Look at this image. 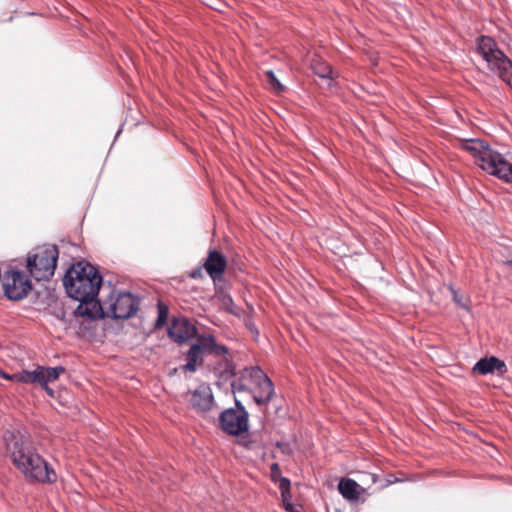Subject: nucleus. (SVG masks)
<instances>
[{"label":"nucleus","mask_w":512,"mask_h":512,"mask_svg":"<svg viewBox=\"0 0 512 512\" xmlns=\"http://www.w3.org/2000/svg\"><path fill=\"white\" fill-rule=\"evenodd\" d=\"M7 455L15 467L31 482L53 483L57 475L53 468L35 450L30 441L20 434L4 435Z\"/></svg>","instance_id":"nucleus-1"},{"label":"nucleus","mask_w":512,"mask_h":512,"mask_svg":"<svg viewBox=\"0 0 512 512\" xmlns=\"http://www.w3.org/2000/svg\"><path fill=\"white\" fill-rule=\"evenodd\" d=\"M102 276L90 263L77 262L66 272L63 284L69 297L78 301L97 297Z\"/></svg>","instance_id":"nucleus-2"},{"label":"nucleus","mask_w":512,"mask_h":512,"mask_svg":"<svg viewBox=\"0 0 512 512\" xmlns=\"http://www.w3.org/2000/svg\"><path fill=\"white\" fill-rule=\"evenodd\" d=\"M461 147L475 157L482 170L512 183V164L502 154L479 139H467L461 143Z\"/></svg>","instance_id":"nucleus-3"},{"label":"nucleus","mask_w":512,"mask_h":512,"mask_svg":"<svg viewBox=\"0 0 512 512\" xmlns=\"http://www.w3.org/2000/svg\"><path fill=\"white\" fill-rule=\"evenodd\" d=\"M477 51L488 68L512 88V61L499 49L496 41L490 36L479 37Z\"/></svg>","instance_id":"nucleus-4"},{"label":"nucleus","mask_w":512,"mask_h":512,"mask_svg":"<svg viewBox=\"0 0 512 512\" xmlns=\"http://www.w3.org/2000/svg\"><path fill=\"white\" fill-rule=\"evenodd\" d=\"M58 257L56 245H42L28 253L26 267L36 281L48 280L55 273Z\"/></svg>","instance_id":"nucleus-5"},{"label":"nucleus","mask_w":512,"mask_h":512,"mask_svg":"<svg viewBox=\"0 0 512 512\" xmlns=\"http://www.w3.org/2000/svg\"><path fill=\"white\" fill-rule=\"evenodd\" d=\"M219 426L232 436H239L248 431L249 414L239 400L235 399L234 408L225 409L220 413Z\"/></svg>","instance_id":"nucleus-6"},{"label":"nucleus","mask_w":512,"mask_h":512,"mask_svg":"<svg viewBox=\"0 0 512 512\" xmlns=\"http://www.w3.org/2000/svg\"><path fill=\"white\" fill-rule=\"evenodd\" d=\"M105 305L107 317L128 319L138 311L139 299L129 292H113Z\"/></svg>","instance_id":"nucleus-7"},{"label":"nucleus","mask_w":512,"mask_h":512,"mask_svg":"<svg viewBox=\"0 0 512 512\" xmlns=\"http://www.w3.org/2000/svg\"><path fill=\"white\" fill-rule=\"evenodd\" d=\"M2 285L5 295L11 300H20L31 290V282L27 276L17 270L6 271Z\"/></svg>","instance_id":"nucleus-8"},{"label":"nucleus","mask_w":512,"mask_h":512,"mask_svg":"<svg viewBox=\"0 0 512 512\" xmlns=\"http://www.w3.org/2000/svg\"><path fill=\"white\" fill-rule=\"evenodd\" d=\"M256 378L250 393L257 405L268 404L274 396V385L270 378L263 371H254L252 376Z\"/></svg>","instance_id":"nucleus-9"},{"label":"nucleus","mask_w":512,"mask_h":512,"mask_svg":"<svg viewBox=\"0 0 512 512\" xmlns=\"http://www.w3.org/2000/svg\"><path fill=\"white\" fill-rule=\"evenodd\" d=\"M78 301L79 305L74 312L76 321H79L80 318L88 321H94L107 316L106 306L102 307L101 303L97 300V297H90L88 299H81Z\"/></svg>","instance_id":"nucleus-10"},{"label":"nucleus","mask_w":512,"mask_h":512,"mask_svg":"<svg viewBox=\"0 0 512 512\" xmlns=\"http://www.w3.org/2000/svg\"><path fill=\"white\" fill-rule=\"evenodd\" d=\"M189 402L200 413L211 411L215 402L210 386L205 383L200 384L195 390L191 391Z\"/></svg>","instance_id":"nucleus-11"},{"label":"nucleus","mask_w":512,"mask_h":512,"mask_svg":"<svg viewBox=\"0 0 512 512\" xmlns=\"http://www.w3.org/2000/svg\"><path fill=\"white\" fill-rule=\"evenodd\" d=\"M196 332V327L185 318L174 319L168 327V336L179 344L193 338Z\"/></svg>","instance_id":"nucleus-12"},{"label":"nucleus","mask_w":512,"mask_h":512,"mask_svg":"<svg viewBox=\"0 0 512 512\" xmlns=\"http://www.w3.org/2000/svg\"><path fill=\"white\" fill-rule=\"evenodd\" d=\"M65 369L62 366L57 367H45V366H37L32 373L39 374V380H35L34 383L39 384L48 395L51 397L54 396V391L52 388L48 386L49 382L56 381L59 376L64 373Z\"/></svg>","instance_id":"nucleus-13"},{"label":"nucleus","mask_w":512,"mask_h":512,"mask_svg":"<svg viewBox=\"0 0 512 512\" xmlns=\"http://www.w3.org/2000/svg\"><path fill=\"white\" fill-rule=\"evenodd\" d=\"M473 371L481 374H493L503 375L507 372V366L503 360L495 356L485 357L480 359L473 367Z\"/></svg>","instance_id":"nucleus-14"},{"label":"nucleus","mask_w":512,"mask_h":512,"mask_svg":"<svg viewBox=\"0 0 512 512\" xmlns=\"http://www.w3.org/2000/svg\"><path fill=\"white\" fill-rule=\"evenodd\" d=\"M204 268L213 280L220 279L226 269V260L220 252L211 250L204 263Z\"/></svg>","instance_id":"nucleus-15"},{"label":"nucleus","mask_w":512,"mask_h":512,"mask_svg":"<svg viewBox=\"0 0 512 512\" xmlns=\"http://www.w3.org/2000/svg\"><path fill=\"white\" fill-rule=\"evenodd\" d=\"M254 371H262L259 367H246L239 372L237 377L231 382L232 391L241 392V391H251L253 385L257 381L256 378L252 377L254 375Z\"/></svg>","instance_id":"nucleus-16"},{"label":"nucleus","mask_w":512,"mask_h":512,"mask_svg":"<svg viewBox=\"0 0 512 512\" xmlns=\"http://www.w3.org/2000/svg\"><path fill=\"white\" fill-rule=\"evenodd\" d=\"M338 491L344 499L350 502H356L365 489L353 479L342 478L338 483Z\"/></svg>","instance_id":"nucleus-17"},{"label":"nucleus","mask_w":512,"mask_h":512,"mask_svg":"<svg viewBox=\"0 0 512 512\" xmlns=\"http://www.w3.org/2000/svg\"><path fill=\"white\" fill-rule=\"evenodd\" d=\"M195 345L199 346V349L204 354L213 353L215 355L221 356L225 355L228 352L226 346L217 344L214 336L212 335H200L197 337Z\"/></svg>","instance_id":"nucleus-18"},{"label":"nucleus","mask_w":512,"mask_h":512,"mask_svg":"<svg viewBox=\"0 0 512 512\" xmlns=\"http://www.w3.org/2000/svg\"><path fill=\"white\" fill-rule=\"evenodd\" d=\"M215 299L219 303L221 309H224L234 316L240 317L241 309L234 303L230 294L220 291L216 293Z\"/></svg>","instance_id":"nucleus-19"},{"label":"nucleus","mask_w":512,"mask_h":512,"mask_svg":"<svg viewBox=\"0 0 512 512\" xmlns=\"http://www.w3.org/2000/svg\"><path fill=\"white\" fill-rule=\"evenodd\" d=\"M0 377L18 383L34 384L35 380H39V374L32 373V371L22 370L21 372L8 374L0 370Z\"/></svg>","instance_id":"nucleus-20"},{"label":"nucleus","mask_w":512,"mask_h":512,"mask_svg":"<svg viewBox=\"0 0 512 512\" xmlns=\"http://www.w3.org/2000/svg\"><path fill=\"white\" fill-rule=\"evenodd\" d=\"M204 353L200 351L199 346L192 344L187 353V363L184 365V370L194 372L198 362H202V355Z\"/></svg>","instance_id":"nucleus-21"},{"label":"nucleus","mask_w":512,"mask_h":512,"mask_svg":"<svg viewBox=\"0 0 512 512\" xmlns=\"http://www.w3.org/2000/svg\"><path fill=\"white\" fill-rule=\"evenodd\" d=\"M313 72L323 79H331L332 69L330 65L321 58H315L311 62Z\"/></svg>","instance_id":"nucleus-22"},{"label":"nucleus","mask_w":512,"mask_h":512,"mask_svg":"<svg viewBox=\"0 0 512 512\" xmlns=\"http://www.w3.org/2000/svg\"><path fill=\"white\" fill-rule=\"evenodd\" d=\"M167 319H168V307L165 304L159 302L158 303V316H157V319L155 322V327L156 328L162 327L167 322Z\"/></svg>","instance_id":"nucleus-23"},{"label":"nucleus","mask_w":512,"mask_h":512,"mask_svg":"<svg viewBox=\"0 0 512 512\" xmlns=\"http://www.w3.org/2000/svg\"><path fill=\"white\" fill-rule=\"evenodd\" d=\"M266 80L268 81L270 87L276 91L281 92L284 90L283 85L280 83V81L275 76L274 72L272 70H268L265 72Z\"/></svg>","instance_id":"nucleus-24"},{"label":"nucleus","mask_w":512,"mask_h":512,"mask_svg":"<svg viewBox=\"0 0 512 512\" xmlns=\"http://www.w3.org/2000/svg\"><path fill=\"white\" fill-rule=\"evenodd\" d=\"M279 489L281 491V496H285L290 492V480L286 477L280 478L279 481Z\"/></svg>","instance_id":"nucleus-25"},{"label":"nucleus","mask_w":512,"mask_h":512,"mask_svg":"<svg viewBox=\"0 0 512 512\" xmlns=\"http://www.w3.org/2000/svg\"><path fill=\"white\" fill-rule=\"evenodd\" d=\"M281 497H282V502H283V506H284L285 510L289 511V512H295L294 505L291 503L290 492L288 493V495L286 494L285 496H281Z\"/></svg>","instance_id":"nucleus-26"},{"label":"nucleus","mask_w":512,"mask_h":512,"mask_svg":"<svg viewBox=\"0 0 512 512\" xmlns=\"http://www.w3.org/2000/svg\"><path fill=\"white\" fill-rule=\"evenodd\" d=\"M240 444L245 447L246 449H254V446H255V442L252 441V440H248V439H245L243 438L241 441H240Z\"/></svg>","instance_id":"nucleus-27"},{"label":"nucleus","mask_w":512,"mask_h":512,"mask_svg":"<svg viewBox=\"0 0 512 512\" xmlns=\"http://www.w3.org/2000/svg\"><path fill=\"white\" fill-rule=\"evenodd\" d=\"M201 276V269L198 268V269H195L194 271L191 272L190 274V277L191 278H198Z\"/></svg>","instance_id":"nucleus-28"},{"label":"nucleus","mask_w":512,"mask_h":512,"mask_svg":"<svg viewBox=\"0 0 512 512\" xmlns=\"http://www.w3.org/2000/svg\"><path fill=\"white\" fill-rule=\"evenodd\" d=\"M278 469H279V467H278V464H277V463H273V464L271 465V470H272V471H274V470H278Z\"/></svg>","instance_id":"nucleus-29"},{"label":"nucleus","mask_w":512,"mask_h":512,"mask_svg":"<svg viewBox=\"0 0 512 512\" xmlns=\"http://www.w3.org/2000/svg\"><path fill=\"white\" fill-rule=\"evenodd\" d=\"M372 482H373V483H374V482H376V478H375V476H374V475L372 476Z\"/></svg>","instance_id":"nucleus-30"}]
</instances>
